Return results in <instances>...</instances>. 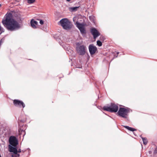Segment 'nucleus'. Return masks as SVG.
<instances>
[{
    "label": "nucleus",
    "instance_id": "nucleus-1",
    "mask_svg": "<svg viewBox=\"0 0 157 157\" xmlns=\"http://www.w3.org/2000/svg\"><path fill=\"white\" fill-rule=\"evenodd\" d=\"M4 26L8 30L11 31H14L20 28L18 23L12 18V14L7 13L5 15V19L2 21Z\"/></svg>",
    "mask_w": 157,
    "mask_h": 157
},
{
    "label": "nucleus",
    "instance_id": "nucleus-2",
    "mask_svg": "<svg viewBox=\"0 0 157 157\" xmlns=\"http://www.w3.org/2000/svg\"><path fill=\"white\" fill-rule=\"evenodd\" d=\"M76 50L77 53L80 56H83L85 55L87 51L86 47L83 44H81L79 42L76 43Z\"/></svg>",
    "mask_w": 157,
    "mask_h": 157
},
{
    "label": "nucleus",
    "instance_id": "nucleus-3",
    "mask_svg": "<svg viewBox=\"0 0 157 157\" xmlns=\"http://www.w3.org/2000/svg\"><path fill=\"white\" fill-rule=\"evenodd\" d=\"M59 24H60L63 29L69 30L72 27V25L71 22L67 18H63L58 23Z\"/></svg>",
    "mask_w": 157,
    "mask_h": 157
},
{
    "label": "nucleus",
    "instance_id": "nucleus-4",
    "mask_svg": "<svg viewBox=\"0 0 157 157\" xmlns=\"http://www.w3.org/2000/svg\"><path fill=\"white\" fill-rule=\"evenodd\" d=\"M118 109V105L112 103L110 105L105 106L103 107L104 110L111 113H115L117 112Z\"/></svg>",
    "mask_w": 157,
    "mask_h": 157
},
{
    "label": "nucleus",
    "instance_id": "nucleus-5",
    "mask_svg": "<svg viewBox=\"0 0 157 157\" xmlns=\"http://www.w3.org/2000/svg\"><path fill=\"white\" fill-rule=\"evenodd\" d=\"M130 109L128 108H125L121 107L120 108L117 114L120 117L126 118L128 117V113L130 112Z\"/></svg>",
    "mask_w": 157,
    "mask_h": 157
},
{
    "label": "nucleus",
    "instance_id": "nucleus-6",
    "mask_svg": "<svg viewBox=\"0 0 157 157\" xmlns=\"http://www.w3.org/2000/svg\"><path fill=\"white\" fill-rule=\"evenodd\" d=\"M9 143L12 146L16 147L18 144V141L16 137L14 136H11L9 138Z\"/></svg>",
    "mask_w": 157,
    "mask_h": 157
},
{
    "label": "nucleus",
    "instance_id": "nucleus-7",
    "mask_svg": "<svg viewBox=\"0 0 157 157\" xmlns=\"http://www.w3.org/2000/svg\"><path fill=\"white\" fill-rule=\"evenodd\" d=\"M76 27L79 30L81 33L82 34H85L86 33V30L83 26V25L78 22H77L76 23Z\"/></svg>",
    "mask_w": 157,
    "mask_h": 157
},
{
    "label": "nucleus",
    "instance_id": "nucleus-8",
    "mask_svg": "<svg viewBox=\"0 0 157 157\" xmlns=\"http://www.w3.org/2000/svg\"><path fill=\"white\" fill-rule=\"evenodd\" d=\"M89 49L91 56L95 54L97 51L96 47L93 44H90L89 45Z\"/></svg>",
    "mask_w": 157,
    "mask_h": 157
},
{
    "label": "nucleus",
    "instance_id": "nucleus-9",
    "mask_svg": "<svg viewBox=\"0 0 157 157\" xmlns=\"http://www.w3.org/2000/svg\"><path fill=\"white\" fill-rule=\"evenodd\" d=\"M13 104L16 106L21 107V106H22L23 108L25 106V104L22 101L18 100H14L13 101Z\"/></svg>",
    "mask_w": 157,
    "mask_h": 157
},
{
    "label": "nucleus",
    "instance_id": "nucleus-10",
    "mask_svg": "<svg viewBox=\"0 0 157 157\" xmlns=\"http://www.w3.org/2000/svg\"><path fill=\"white\" fill-rule=\"evenodd\" d=\"M91 33L93 35L94 38H96L100 35V33L98 30L95 28H93L91 29Z\"/></svg>",
    "mask_w": 157,
    "mask_h": 157
},
{
    "label": "nucleus",
    "instance_id": "nucleus-11",
    "mask_svg": "<svg viewBox=\"0 0 157 157\" xmlns=\"http://www.w3.org/2000/svg\"><path fill=\"white\" fill-rule=\"evenodd\" d=\"M9 151L10 152H12L15 154H17V150L15 147H13L10 145H9Z\"/></svg>",
    "mask_w": 157,
    "mask_h": 157
},
{
    "label": "nucleus",
    "instance_id": "nucleus-12",
    "mask_svg": "<svg viewBox=\"0 0 157 157\" xmlns=\"http://www.w3.org/2000/svg\"><path fill=\"white\" fill-rule=\"evenodd\" d=\"M31 26L34 29L36 28V25H38V22L36 21H35L33 19H32L30 22Z\"/></svg>",
    "mask_w": 157,
    "mask_h": 157
},
{
    "label": "nucleus",
    "instance_id": "nucleus-13",
    "mask_svg": "<svg viewBox=\"0 0 157 157\" xmlns=\"http://www.w3.org/2000/svg\"><path fill=\"white\" fill-rule=\"evenodd\" d=\"M79 6H76L75 7H71L69 8V10L71 12H74L77 10L79 8Z\"/></svg>",
    "mask_w": 157,
    "mask_h": 157
},
{
    "label": "nucleus",
    "instance_id": "nucleus-14",
    "mask_svg": "<svg viewBox=\"0 0 157 157\" xmlns=\"http://www.w3.org/2000/svg\"><path fill=\"white\" fill-rule=\"evenodd\" d=\"M124 127L126 128V129H127L130 131H136V129H135V128H131V127H129V126H124Z\"/></svg>",
    "mask_w": 157,
    "mask_h": 157
},
{
    "label": "nucleus",
    "instance_id": "nucleus-15",
    "mask_svg": "<svg viewBox=\"0 0 157 157\" xmlns=\"http://www.w3.org/2000/svg\"><path fill=\"white\" fill-rule=\"evenodd\" d=\"M140 136L142 139L144 144L145 145H146L147 143V139L145 137H142L141 136Z\"/></svg>",
    "mask_w": 157,
    "mask_h": 157
},
{
    "label": "nucleus",
    "instance_id": "nucleus-16",
    "mask_svg": "<svg viewBox=\"0 0 157 157\" xmlns=\"http://www.w3.org/2000/svg\"><path fill=\"white\" fill-rule=\"evenodd\" d=\"M94 17L93 16H91L89 17L90 20L94 23Z\"/></svg>",
    "mask_w": 157,
    "mask_h": 157
},
{
    "label": "nucleus",
    "instance_id": "nucleus-17",
    "mask_svg": "<svg viewBox=\"0 0 157 157\" xmlns=\"http://www.w3.org/2000/svg\"><path fill=\"white\" fill-rule=\"evenodd\" d=\"M5 31L4 29L0 25V35Z\"/></svg>",
    "mask_w": 157,
    "mask_h": 157
},
{
    "label": "nucleus",
    "instance_id": "nucleus-18",
    "mask_svg": "<svg viewBox=\"0 0 157 157\" xmlns=\"http://www.w3.org/2000/svg\"><path fill=\"white\" fill-rule=\"evenodd\" d=\"M97 44L99 46H101L102 45V43L101 41L99 40H98L97 42Z\"/></svg>",
    "mask_w": 157,
    "mask_h": 157
},
{
    "label": "nucleus",
    "instance_id": "nucleus-19",
    "mask_svg": "<svg viewBox=\"0 0 157 157\" xmlns=\"http://www.w3.org/2000/svg\"><path fill=\"white\" fill-rule=\"evenodd\" d=\"M35 0H28V3L29 4H32L34 2Z\"/></svg>",
    "mask_w": 157,
    "mask_h": 157
},
{
    "label": "nucleus",
    "instance_id": "nucleus-20",
    "mask_svg": "<svg viewBox=\"0 0 157 157\" xmlns=\"http://www.w3.org/2000/svg\"><path fill=\"white\" fill-rule=\"evenodd\" d=\"M40 23L41 24V25H43L44 23V21H43L42 20H40Z\"/></svg>",
    "mask_w": 157,
    "mask_h": 157
},
{
    "label": "nucleus",
    "instance_id": "nucleus-21",
    "mask_svg": "<svg viewBox=\"0 0 157 157\" xmlns=\"http://www.w3.org/2000/svg\"><path fill=\"white\" fill-rule=\"evenodd\" d=\"M154 153V154H156L157 153V147L155 148Z\"/></svg>",
    "mask_w": 157,
    "mask_h": 157
},
{
    "label": "nucleus",
    "instance_id": "nucleus-22",
    "mask_svg": "<svg viewBox=\"0 0 157 157\" xmlns=\"http://www.w3.org/2000/svg\"><path fill=\"white\" fill-rule=\"evenodd\" d=\"M21 149H19L18 150V151H17V152H21Z\"/></svg>",
    "mask_w": 157,
    "mask_h": 157
},
{
    "label": "nucleus",
    "instance_id": "nucleus-23",
    "mask_svg": "<svg viewBox=\"0 0 157 157\" xmlns=\"http://www.w3.org/2000/svg\"><path fill=\"white\" fill-rule=\"evenodd\" d=\"M68 2H69L71 0H66Z\"/></svg>",
    "mask_w": 157,
    "mask_h": 157
},
{
    "label": "nucleus",
    "instance_id": "nucleus-24",
    "mask_svg": "<svg viewBox=\"0 0 157 157\" xmlns=\"http://www.w3.org/2000/svg\"><path fill=\"white\" fill-rule=\"evenodd\" d=\"M149 154H150L151 153V151H149Z\"/></svg>",
    "mask_w": 157,
    "mask_h": 157
},
{
    "label": "nucleus",
    "instance_id": "nucleus-25",
    "mask_svg": "<svg viewBox=\"0 0 157 157\" xmlns=\"http://www.w3.org/2000/svg\"><path fill=\"white\" fill-rule=\"evenodd\" d=\"M88 57H90V56L88 55Z\"/></svg>",
    "mask_w": 157,
    "mask_h": 157
},
{
    "label": "nucleus",
    "instance_id": "nucleus-26",
    "mask_svg": "<svg viewBox=\"0 0 157 157\" xmlns=\"http://www.w3.org/2000/svg\"><path fill=\"white\" fill-rule=\"evenodd\" d=\"M117 54H119V52H117Z\"/></svg>",
    "mask_w": 157,
    "mask_h": 157
}]
</instances>
